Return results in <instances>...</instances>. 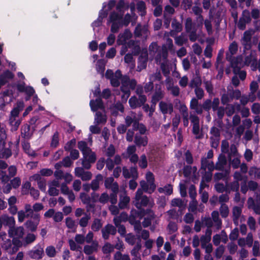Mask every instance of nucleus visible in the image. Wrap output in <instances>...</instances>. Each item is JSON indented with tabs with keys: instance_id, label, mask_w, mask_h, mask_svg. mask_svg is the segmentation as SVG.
Wrapping results in <instances>:
<instances>
[{
	"instance_id": "obj_53",
	"label": "nucleus",
	"mask_w": 260,
	"mask_h": 260,
	"mask_svg": "<svg viewBox=\"0 0 260 260\" xmlns=\"http://www.w3.org/2000/svg\"><path fill=\"white\" fill-rule=\"evenodd\" d=\"M98 246V244H96V246L93 247L90 245H85L84 247V252L86 254L90 255L92 253L93 251L96 250V247Z\"/></svg>"
},
{
	"instance_id": "obj_61",
	"label": "nucleus",
	"mask_w": 260,
	"mask_h": 260,
	"mask_svg": "<svg viewBox=\"0 0 260 260\" xmlns=\"http://www.w3.org/2000/svg\"><path fill=\"white\" fill-rule=\"evenodd\" d=\"M143 87L145 92L147 93L153 90L154 88V84L153 82L150 81L146 83Z\"/></svg>"
},
{
	"instance_id": "obj_41",
	"label": "nucleus",
	"mask_w": 260,
	"mask_h": 260,
	"mask_svg": "<svg viewBox=\"0 0 260 260\" xmlns=\"http://www.w3.org/2000/svg\"><path fill=\"white\" fill-rule=\"evenodd\" d=\"M229 175V172L227 171L222 172L216 173L214 174V179L216 181H219L221 179H226Z\"/></svg>"
},
{
	"instance_id": "obj_36",
	"label": "nucleus",
	"mask_w": 260,
	"mask_h": 260,
	"mask_svg": "<svg viewBox=\"0 0 260 260\" xmlns=\"http://www.w3.org/2000/svg\"><path fill=\"white\" fill-rule=\"evenodd\" d=\"M194 25L190 17L187 18L185 22V28L186 32H189L192 30L193 28H196Z\"/></svg>"
},
{
	"instance_id": "obj_32",
	"label": "nucleus",
	"mask_w": 260,
	"mask_h": 260,
	"mask_svg": "<svg viewBox=\"0 0 260 260\" xmlns=\"http://www.w3.org/2000/svg\"><path fill=\"white\" fill-rule=\"evenodd\" d=\"M38 225V223L33 221L31 219L26 221L25 223V227L31 232H35L37 230Z\"/></svg>"
},
{
	"instance_id": "obj_57",
	"label": "nucleus",
	"mask_w": 260,
	"mask_h": 260,
	"mask_svg": "<svg viewBox=\"0 0 260 260\" xmlns=\"http://www.w3.org/2000/svg\"><path fill=\"white\" fill-rule=\"evenodd\" d=\"M259 245L258 241H254V245L252 248V253L253 255L254 256H258L260 255V253L259 252Z\"/></svg>"
},
{
	"instance_id": "obj_64",
	"label": "nucleus",
	"mask_w": 260,
	"mask_h": 260,
	"mask_svg": "<svg viewBox=\"0 0 260 260\" xmlns=\"http://www.w3.org/2000/svg\"><path fill=\"white\" fill-rule=\"evenodd\" d=\"M252 209L256 214H260V198L256 199L255 205L252 207Z\"/></svg>"
},
{
	"instance_id": "obj_47",
	"label": "nucleus",
	"mask_w": 260,
	"mask_h": 260,
	"mask_svg": "<svg viewBox=\"0 0 260 260\" xmlns=\"http://www.w3.org/2000/svg\"><path fill=\"white\" fill-rule=\"evenodd\" d=\"M80 198L84 204H88L89 202H91V197L85 192L80 193Z\"/></svg>"
},
{
	"instance_id": "obj_58",
	"label": "nucleus",
	"mask_w": 260,
	"mask_h": 260,
	"mask_svg": "<svg viewBox=\"0 0 260 260\" xmlns=\"http://www.w3.org/2000/svg\"><path fill=\"white\" fill-rule=\"evenodd\" d=\"M115 153V149L113 144H110L108 147L106 151V155L109 157L111 158L112 157Z\"/></svg>"
},
{
	"instance_id": "obj_39",
	"label": "nucleus",
	"mask_w": 260,
	"mask_h": 260,
	"mask_svg": "<svg viewBox=\"0 0 260 260\" xmlns=\"http://www.w3.org/2000/svg\"><path fill=\"white\" fill-rule=\"evenodd\" d=\"M112 25L110 30L112 33H117L118 32L120 27L122 26V23L120 21L111 22Z\"/></svg>"
},
{
	"instance_id": "obj_28",
	"label": "nucleus",
	"mask_w": 260,
	"mask_h": 260,
	"mask_svg": "<svg viewBox=\"0 0 260 260\" xmlns=\"http://www.w3.org/2000/svg\"><path fill=\"white\" fill-rule=\"evenodd\" d=\"M158 191L159 193H165L166 195L170 196L173 193V186L171 184H168L164 187H159Z\"/></svg>"
},
{
	"instance_id": "obj_48",
	"label": "nucleus",
	"mask_w": 260,
	"mask_h": 260,
	"mask_svg": "<svg viewBox=\"0 0 260 260\" xmlns=\"http://www.w3.org/2000/svg\"><path fill=\"white\" fill-rule=\"evenodd\" d=\"M191 165H185L183 168V174L185 177H189L191 174L192 167Z\"/></svg>"
},
{
	"instance_id": "obj_11",
	"label": "nucleus",
	"mask_w": 260,
	"mask_h": 260,
	"mask_svg": "<svg viewBox=\"0 0 260 260\" xmlns=\"http://www.w3.org/2000/svg\"><path fill=\"white\" fill-rule=\"evenodd\" d=\"M111 114L114 117H117L118 115V112L123 113L124 108L123 104L120 102H117L114 105L110 108Z\"/></svg>"
},
{
	"instance_id": "obj_20",
	"label": "nucleus",
	"mask_w": 260,
	"mask_h": 260,
	"mask_svg": "<svg viewBox=\"0 0 260 260\" xmlns=\"http://www.w3.org/2000/svg\"><path fill=\"white\" fill-rule=\"evenodd\" d=\"M14 77L13 73L10 70H7L0 75V80L2 83L6 84L8 79H12Z\"/></svg>"
},
{
	"instance_id": "obj_19",
	"label": "nucleus",
	"mask_w": 260,
	"mask_h": 260,
	"mask_svg": "<svg viewBox=\"0 0 260 260\" xmlns=\"http://www.w3.org/2000/svg\"><path fill=\"white\" fill-rule=\"evenodd\" d=\"M146 179L149 183L148 192L149 193H151L155 191L156 188V185L154 183L153 174L150 172L147 173L146 174Z\"/></svg>"
},
{
	"instance_id": "obj_63",
	"label": "nucleus",
	"mask_w": 260,
	"mask_h": 260,
	"mask_svg": "<svg viewBox=\"0 0 260 260\" xmlns=\"http://www.w3.org/2000/svg\"><path fill=\"white\" fill-rule=\"evenodd\" d=\"M252 112L256 115L260 113V104L258 103H254L251 107Z\"/></svg>"
},
{
	"instance_id": "obj_24",
	"label": "nucleus",
	"mask_w": 260,
	"mask_h": 260,
	"mask_svg": "<svg viewBox=\"0 0 260 260\" xmlns=\"http://www.w3.org/2000/svg\"><path fill=\"white\" fill-rule=\"evenodd\" d=\"M242 209L238 206H235L233 209V220L235 224H238V219L241 214Z\"/></svg>"
},
{
	"instance_id": "obj_10",
	"label": "nucleus",
	"mask_w": 260,
	"mask_h": 260,
	"mask_svg": "<svg viewBox=\"0 0 260 260\" xmlns=\"http://www.w3.org/2000/svg\"><path fill=\"white\" fill-rule=\"evenodd\" d=\"M89 105L91 110L93 112H96L99 109H103L105 108L104 103L101 98H98L95 100H91Z\"/></svg>"
},
{
	"instance_id": "obj_2",
	"label": "nucleus",
	"mask_w": 260,
	"mask_h": 260,
	"mask_svg": "<svg viewBox=\"0 0 260 260\" xmlns=\"http://www.w3.org/2000/svg\"><path fill=\"white\" fill-rule=\"evenodd\" d=\"M146 101V96H141V97L138 98L136 96L134 95L129 99L128 104L132 109H135L141 107Z\"/></svg>"
},
{
	"instance_id": "obj_12",
	"label": "nucleus",
	"mask_w": 260,
	"mask_h": 260,
	"mask_svg": "<svg viewBox=\"0 0 260 260\" xmlns=\"http://www.w3.org/2000/svg\"><path fill=\"white\" fill-rule=\"evenodd\" d=\"M35 249L32 250L29 253V256L31 258L40 259L42 258L44 254L43 248L41 246L38 245L36 247Z\"/></svg>"
},
{
	"instance_id": "obj_35",
	"label": "nucleus",
	"mask_w": 260,
	"mask_h": 260,
	"mask_svg": "<svg viewBox=\"0 0 260 260\" xmlns=\"http://www.w3.org/2000/svg\"><path fill=\"white\" fill-rule=\"evenodd\" d=\"M172 27L176 32H180L182 30V25L176 19H173L171 24Z\"/></svg>"
},
{
	"instance_id": "obj_42",
	"label": "nucleus",
	"mask_w": 260,
	"mask_h": 260,
	"mask_svg": "<svg viewBox=\"0 0 260 260\" xmlns=\"http://www.w3.org/2000/svg\"><path fill=\"white\" fill-rule=\"evenodd\" d=\"M231 154L229 155V159L230 164L234 169H238L240 167V160L239 158L236 157L232 160L231 157Z\"/></svg>"
},
{
	"instance_id": "obj_55",
	"label": "nucleus",
	"mask_w": 260,
	"mask_h": 260,
	"mask_svg": "<svg viewBox=\"0 0 260 260\" xmlns=\"http://www.w3.org/2000/svg\"><path fill=\"white\" fill-rule=\"evenodd\" d=\"M189 195L190 198L192 200H194L197 196L196 188L194 185L191 184L189 188Z\"/></svg>"
},
{
	"instance_id": "obj_27",
	"label": "nucleus",
	"mask_w": 260,
	"mask_h": 260,
	"mask_svg": "<svg viewBox=\"0 0 260 260\" xmlns=\"http://www.w3.org/2000/svg\"><path fill=\"white\" fill-rule=\"evenodd\" d=\"M146 209H138V210L136 209H132L131 211V215H133L135 217H139L142 219L143 217L146 215Z\"/></svg>"
},
{
	"instance_id": "obj_14",
	"label": "nucleus",
	"mask_w": 260,
	"mask_h": 260,
	"mask_svg": "<svg viewBox=\"0 0 260 260\" xmlns=\"http://www.w3.org/2000/svg\"><path fill=\"white\" fill-rule=\"evenodd\" d=\"M24 234V229L22 226H19L16 228L13 227L9 232V234L11 237H14L22 238Z\"/></svg>"
},
{
	"instance_id": "obj_13",
	"label": "nucleus",
	"mask_w": 260,
	"mask_h": 260,
	"mask_svg": "<svg viewBox=\"0 0 260 260\" xmlns=\"http://www.w3.org/2000/svg\"><path fill=\"white\" fill-rule=\"evenodd\" d=\"M134 143L138 147H145L148 144V138L147 136H142L137 134L134 137Z\"/></svg>"
},
{
	"instance_id": "obj_15",
	"label": "nucleus",
	"mask_w": 260,
	"mask_h": 260,
	"mask_svg": "<svg viewBox=\"0 0 260 260\" xmlns=\"http://www.w3.org/2000/svg\"><path fill=\"white\" fill-rule=\"evenodd\" d=\"M33 132H30V125L25 123L21 128V135L22 137L25 139H29L31 138Z\"/></svg>"
},
{
	"instance_id": "obj_17",
	"label": "nucleus",
	"mask_w": 260,
	"mask_h": 260,
	"mask_svg": "<svg viewBox=\"0 0 260 260\" xmlns=\"http://www.w3.org/2000/svg\"><path fill=\"white\" fill-rule=\"evenodd\" d=\"M227 163V159L225 155L221 153L219 155L218 157V161L215 165V170L223 171L224 166Z\"/></svg>"
},
{
	"instance_id": "obj_5",
	"label": "nucleus",
	"mask_w": 260,
	"mask_h": 260,
	"mask_svg": "<svg viewBox=\"0 0 260 260\" xmlns=\"http://www.w3.org/2000/svg\"><path fill=\"white\" fill-rule=\"evenodd\" d=\"M30 180L37 182L38 187L43 192H45L46 189V180L40 176L38 173L35 174L30 177Z\"/></svg>"
},
{
	"instance_id": "obj_43",
	"label": "nucleus",
	"mask_w": 260,
	"mask_h": 260,
	"mask_svg": "<svg viewBox=\"0 0 260 260\" xmlns=\"http://www.w3.org/2000/svg\"><path fill=\"white\" fill-rule=\"evenodd\" d=\"M185 160L187 165H192L193 162V158L191 152L187 150L184 153Z\"/></svg>"
},
{
	"instance_id": "obj_46",
	"label": "nucleus",
	"mask_w": 260,
	"mask_h": 260,
	"mask_svg": "<svg viewBox=\"0 0 260 260\" xmlns=\"http://www.w3.org/2000/svg\"><path fill=\"white\" fill-rule=\"evenodd\" d=\"M66 224L68 228L70 229H76L77 225L75 224V221L71 217H68L66 218Z\"/></svg>"
},
{
	"instance_id": "obj_29",
	"label": "nucleus",
	"mask_w": 260,
	"mask_h": 260,
	"mask_svg": "<svg viewBox=\"0 0 260 260\" xmlns=\"http://www.w3.org/2000/svg\"><path fill=\"white\" fill-rule=\"evenodd\" d=\"M114 246L109 242L105 243L102 248L103 253L105 254H108L109 255L114 251Z\"/></svg>"
},
{
	"instance_id": "obj_8",
	"label": "nucleus",
	"mask_w": 260,
	"mask_h": 260,
	"mask_svg": "<svg viewBox=\"0 0 260 260\" xmlns=\"http://www.w3.org/2000/svg\"><path fill=\"white\" fill-rule=\"evenodd\" d=\"M145 213L147 217L144 218L142 224L144 228H147L151 225L152 220L155 218V215L151 208L146 209Z\"/></svg>"
},
{
	"instance_id": "obj_18",
	"label": "nucleus",
	"mask_w": 260,
	"mask_h": 260,
	"mask_svg": "<svg viewBox=\"0 0 260 260\" xmlns=\"http://www.w3.org/2000/svg\"><path fill=\"white\" fill-rule=\"evenodd\" d=\"M78 147L82 151L84 158L87 157L91 151L90 148L88 147L87 143L84 141L78 142Z\"/></svg>"
},
{
	"instance_id": "obj_37",
	"label": "nucleus",
	"mask_w": 260,
	"mask_h": 260,
	"mask_svg": "<svg viewBox=\"0 0 260 260\" xmlns=\"http://www.w3.org/2000/svg\"><path fill=\"white\" fill-rule=\"evenodd\" d=\"M249 175L254 176L255 178L260 179V168L251 167L249 170Z\"/></svg>"
},
{
	"instance_id": "obj_9",
	"label": "nucleus",
	"mask_w": 260,
	"mask_h": 260,
	"mask_svg": "<svg viewBox=\"0 0 260 260\" xmlns=\"http://www.w3.org/2000/svg\"><path fill=\"white\" fill-rule=\"evenodd\" d=\"M164 97V93L161 89V86L158 84H156L155 91L151 97V103H157L162 99Z\"/></svg>"
},
{
	"instance_id": "obj_52",
	"label": "nucleus",
	"mask_w": 260,
	"mask_h": 260,
	"mask_svg": "<svg viewBox=\"0 0 260 260\" xmlns=\"http://www.w3.org/2000/svg\"><path fill=\"white\" fill-rule=\"evenodd\" d=\"M39 174L40 175V176H46L49 177L51 176L53 173V171L50 169H47V168H44L40 170L39 172Z\"/></svg>"
},
{
	"instance_id": "obj_3",
	"label": "nucleus",
	"mask_w": 260,
	"mask_h": 260,
	"mask_svg": "<svg viewBox=\"0 0 260 260\" xmlns=\"http://www.w3.org/2000/svg\"><path fill=\"white\" fill-rule=\"evenodd\" d=\"M254 33L252 29H249L244 31L242 39V44L246 50H249L251 48V38Z\"/></svg>"
},
{
	"instance_id": "obj_51",
	"label": "nucleus",
	"mask_w": 260,
	"mask_h": 260,
	"mask_svg": "<svg viewBox=\"0 0 260 260\" xmlns=\"http://www.w3.org/2000/svg\"><path fill=\"white\" fill-rule=\"evenodd\" d=\"M171 205L174 207L181 208L184 206V202L181 199L175 198L172 200Z\"/></svg>"
},
{
	"instance_id": "obj_30",
	"label": "nucleus",
	"mask_w": 260,
	"mask_h": 260,
	"mask_svg": "<svg viewBox=\"0 0 260 260\" xmlns=\"http://www.w3.org/2000/svg\"><path fill=\"white\" fill-rule=\"evenodd\" d=\"M130 201V198L127 196L121 199L118 203V207L121 209L127 208Z\"/></svg>"
},
{
	"instance_id": "obj_31",
	"label": "nucleus",
	"mask_w": 260,
	"mask_h": 260,
	"mask_svg": "<svg viewBox=\"0 0 260 260\" xmlns=\"http://www.w3.org/2000/svg\"><path fill=\"white\" fill-rule=\"evenodd\" d=\"M102 226L103 223H102L101 219L95 218L93 221L91 225V229L94 232H98L102 228Z\"/></svg>"
},
{
	"instance_id": "obj_22",
	"label": "nucleus",
	"mask_w": 260,
	"mask_h": 260,
	"mask_svg": "<svg viewBox=\"0 0 260 260\" xmlns=\"http://www.w3.org/2000/svg\"><path fill=\"white\" fill-rule=\"evenodd\" d=\"M148 54L147 53L141 54L138 58V68H139L140 67V70L146 68Z\"/></svg>"
},
{
	"instance_id": "obj_25",
	"label": "nucleus",
	"mask_w": 260,
	"mask_h": 260,
	"mask_svg": "<svg viewBox=\"0 0 260 260\" xmlns=\"http://www.w3.org/2000/svg\"><path fill=\"white\" fill-rule=\"evenodd\" d=\"M137 9L141 16H144L146 14V6L145 3L143 1H139L137 4Z\"/></svg>"
},
{
	"instance_id": "obj_59",
	"label": "nucleus",
	"mask_w": 260,
	"mask_h": 260,
	"mask_svg": "<svg viewBox=\"0 0 260 260\" xmlns=\"http://www.w3.org/2000/svg\"><path fill=\"white\" fill-rule=\"evenodd\" d=\"M238 236L239 231L238 228H236L231 232L229 235V238L232 241H235L237 239Z\"/></svg>"
},
{
	"instance_id": "obj_33",
	"label": "nucleus",
	"mask_w": 260,
	"mask_h": 260,
	"mask_svg": "<svg viewBox=\"0 0 260 260\" xmlns=\"http://www.w3.org/2000/svg\"><path fill=\"white\" fill-rule=\"evenodd\" d=\"M3 146V148L0 150V157L2 158H8L12 155V151L10 148H5Z\"/></svg>"
},
{
	"instance_id": "obj_34",
	"label": "nucleus",
	"mask_w": 260,
	"mask_h": 260,
	"mask_svg": "<svg viewBox=\"0 0 260 260\" xmlns=\"http://www.w3.org/2000/svg\"><path fill=\"white\" fill-rule=\"evenodd\" d=\"M95 120L98 124L105 123L107 121L106 115H104L102 112L98 111L95 113Z\"/></svg>"
},
{
	"instance_id": "obj_45",
	"label": "nucleus",
	"mask_w": 260,
	"mask_h": 260,
	"mask_svg": "<svg viewBox=\"0 0 260 260\" xmlns=\"http://www.w3.org/2000/svg\"><path fill=\"white\" fill-rule=\"evenodd\" d=\"M47 255L50 257H53L56 255V250L54 246H49L46 247L45 250Z\"/></svg>"
},
{
	"instance_id": "obj_56",
	"label": "nucleus",
	"mask_w": 260,
	"mask_h": 260,
	"mask_svg": "<svg viewBox=\"0 0 260 260\" xmlns=\"http://www.w3.org/2000/svg\"><path fill=\"white\" fill-rule=\"evenodd\" d=\"M10 184L14 188L16 189L20 185L21 179L18 177H15L10 181Z\"/></svg>"
},
{
	"instance_id": "obj_49",
	"label": "nucleus",
	"mask_w": 260,
	"mask_h": 260,
	"mask_svg": "<svg viewBox=\"0 0 260 260\" xmlns=\"http://www.w3.org/2000/svg\"><path fill=\"white\" fill-rule=\"evenodd\" d=\"M75 144H76V140L75 139H72L71 140H70V141L68 142L64 147V149L65 150V151H71V150H72L73 149V147L75 145Z\"/></svg>"
},
{
	"instance_id": "obj_21",
	"label": "nucleus",
	"mask_w": 260,
	"mask_h": 260,
	"mask_svg": "<svg viewBox=\"0 0 260 260\" xmlns=\"http://www.w3.org/2000/svg\"><path fill=\"white\" fill-rule=\"evenodd\" d=\"M2 220L4 222V225L8 226L10 228V230L12 229L15 223V219L13 216L9 217L7 215H2Z\"/></svg>"
},
{
	"instance_id": "obj_60",
	"label": "nucleus",
	"mask_w": 260,
	"mask_h": 260,
	"mask_svg": "<svg viewBox=\"0 0 260 260\" xmlns=\"http://www.w3.org/2000/svg\"><path fill=\"white\" fill-rule=\"evenodd\" d=\"M229 51L231 53L230 55H233L236 53L238 51V45L236 42H233L229 46Z\"/></svg>"
},
{
	"instance_id": "obj_44",
	"label": "nucleus",
	"mask_w": 260,
	"mask_h": 260,
	"mask_svg": "<svg viewBox=\"0 0 260 260\" xmlns=\"http://www.w3.org/2000/svg\"><path fill=\"white\" fill-rule=\"evenodd\" d=\"M90 219V215L89 214L87 215V214H85V216L82 217L79 220V224L80 226L82 228L86 227L87 225L88 221Z\"/></svg>"
},
{
	"instance_id": "obj_40",
	"label": "nucleus",
	"mask_w": 260,
	"mask_h": 260,
	"mask_svg": "<svg viewBox=\"0 0 260 260\" xmlns=\"http://www.w3.org/2000/svg\"><path fill=\"white\" fill-rule=\"evenodd\" d=\"M219 211L222 218H226L228 216L229 210L226 205L221 204L219 209Z\"/></svg>"
},
{
	"instance_id": "obj_6",
	"label": "nucleus",
	"mask_w": 260,
	"mask_h": 260,
	"mask_svg": "<svg viewBox=\"0 0 260 260\" xmlns=\"http://www.w3.org/2000/svg\"><path fill=\"white\" fill-rule=\"evenodd\" d=\"M226 59L230 62L234 73H236L237 72H239L240 70V68L238 65L241 62L242 59L241 58L233 57L232 55H229L226 53Z\"/></svg>"
},
{
	"instance_id": "obj_54",
	"label": "nucleus",
	"mask_w": 260,
	"mask_h": 260,
	"mask_svg": "<svg viewBox=\"0 0 260 260\" xmlns=\"http://www.w3.org/2000/svg\"><path fill=\"white\" fill-rule=\"evenodd\" d=\"M148 165L147 160L146 156L145 154L141 156V159L139 162V166L142 169H145Z\"/></svg>"
},
{
	"instance_id": "obj_4",
	"label": "nucleus",
	"mask_w": 260,
	"mask_h": 260,
	"mask_svg": "<svg viewBox=\"0 0 260 260\" xmlns=\"http://www.w3.org/2000/svg\"><path fill=\"white\" fill-rule=\"evenodd\" d=\"M159 109L164 115L171 114L174 110L173 105L171 103L160 101L159 103Z\"/></svg>"
},
{
	"instance_id": "obj_38",
	"label": "nucleus",
	"mask_w": 260,
	"mask_h": 260,
	"mask_svg": "<svg viewBox=\"0 0 260 260\" xmlns=\"http://www.w3.org/2000/svg\"><path fill=\"white\" fill-rule=\"evenodd\" d=\"M59 144V133L55 132L52 137L50 146L52 147L56 148Z\"/></svg>"
},
{
	"instance_id": "obj_23",
	"label": "nucleus",
	"mask_w": 260,
	"mask_h": 260,
	"mask_svg": "<svg viewBox=\"0 0 260 260\" xmlns=\"http://www.w3.org/2000/svg\"><path fill=\"white\" fill-rule=\"evenodd\" d=\"M17 118H9V124L11 126V131L15 132L18 130L20 124L21 123V119H16Z\"/></svg>"
},
{
	"instance_id": "obj_7",
	"label": "nucleus",
	"mask_w": 260,
	"mask_h": 260,
	"mask_svg": "<svg viewBox=\"0 0 260 260\" xmlns=\"http://www.w3.org/2000/svg\"><path fill=\"white\" fill-rule=\"evenodd\" d=\"M134 205L137 209H144V207L148 206V208L151 209L152 207V205H150L149 199L146 195L143 196L139 200H135Z\"/></svg>"
},
{
	"instance_id": "obj_62",
	"label": "nucleus",
	"mask_w": 260,
	"mask_h": 260,
	"mask_svg": "<svg viewBox=\"0 0 260 260\" xmlns=\"http://www.w3.org/2000/svg\"><path fill=\"white\" fill-rule=\"evenodd\" d=\"M224 248L223 246L221 245L217 247L215 250V256L217 258H220L223 254Z\"/></svg>"
},
{
	"instance_id": "obj_50",
	"label": "nucleus",
	"mask_w": 260,
	"mask_h": 260,
	"mask_svg": "<svg viewBox=\"0 0 260 260\" xmlns=\"http://www.w3.org/2000/svg\"><path fill=\"white\" fill-rule=\"evenodd\" d=\"M218 118L222 120L225 114V108L223 106H217L216 109Z\"/></svg>"
},
{
	"instance_id": "obj_16",
	"label": "nucleus",
	"mask_w": 260,
	"mask_h": 260,
	"mask_svg": "<svg viewBox=\"0 0 260 260\" xmlns=\"http://www.w3.org/2000/svg\"><path fill=\"white\" fill-rule=\"evenodd\" d=\"M199 99L193 98L190 102L189 108L191 110H195L198 114H202L203 113V110L201 109V104H199Z\"/></svg>"
},
{
	"instance_id": "obj_1",
	"label": "nucleus",
	"mask_w": 260,
	"mask_h": 260,
	"mask_svg": "<svg viewBox=\"0 0 260 260\" xmlns=\"http://www.w3.org/2000/svg\"><path fill=\"white\" fill-rule=\"evenodd\" d=\"M219 104L220 101L218 98H214L212 101L211 99H206L201 105V109L208 112L211 109L213 111H216Z\"/></svg>"
},
{
	"instance_id": "obj_26",
	"label": "nucleus",
	"mask_w": 260,
	"mask_h": 260,
	"mask_svg": "<svg viewBox=\"0 0 260 260\" xmlns=\"http://www.w3.org/2000/svg\"><path fill=\"white\" fill-rule=\"evenodd\" d=\"M122 19V15L118 14L115 11L112 12L109 17L108 22L120 21Z\"/></svg>"
}]
</instances>
